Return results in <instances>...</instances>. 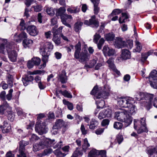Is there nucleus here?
<instances>
[{"label": "nucleus", "instance_id": "1", "mask_svg": "<svg viewBox=\"0 0 157 157\" xmlns=\"http://www.w3.org/2000/svg\"><path fill=\"white\" fill-rule=\"evenodd\" d=\"M2 43L0 44V52L5 54L7 51L8 57L10 60L12 62H15L17 60V54L14 50H12V46L9 42H7V40L1 39L0 40Z\"/></svg>", "mask_w": 157, "mask_h": 157}, {"label": "nucleus", "instance_id": "2", "mask_svg": "<svg viewBox=\"0 0 157 157\" xmlns=\"http://www.w3.org/2000/svg\"><path fill=\"white\" fill-rule=\"evenodd\" d=\"M140 96H144V98H136L138 100H144L143 103L148 109H149L152 106V105L157 108V97L154 98V95L152 94H147L144 95L143 93H140Z\"/></svg>", "mask_w": 157, "mask_h": 157}, {"label": "nucleus", "instance_id": "3", "mask_svg": "<svg viewBox=\"0 0 157 157\" xmlns=\"http://www.w3.org/2000/svg\"><path fill=\"white\" fill-rule=\"evenodd\" d=\"M115 117L118 121L124 122L126 126L130 125L132 121V117L125 110L115 112Z\"/></svg>", "mask_w": 157, "mask_h": 157}, {"label": "nucleus", "instance_id": "4", "mask_svg": "<svg viewBox=\"0 0 157 157\" xmlns=\"http://www.w3.org/2000/svg\"><path fill=\"white\" fill-rule=\"evenodd\" d=\"M55 142L54 140H52L45 137L41 138L38 143H36L34 145L33 150L34 151H36L48 147L54 144Z\"/></svg>", "mask_w": 157, "mask_h": 157}, {"label": "nucleus", "instance_id": "5", "mask_svg": "<svg viewBox=\"0 0 157 157\" xmlns=\"http://www.w3.org/2000/svg\"><path fill=\"white\" fill-rule=\"evenodd\" d=\"M53 45L50 42H41L40 48V53L43 56H48L50 54L49 49H52Z\"/></svg>", "mask_w": 157, "mask_h": 157}, {"label": "nucleus", "instance_id": "6", "mask_svg": "<svg viewBox=\"0 0 157 157\" xmlns=\"http://www.w3.org/2000/svg\"><path fill=\"white\" fill-rule=\"evenodd\" d=\"M133 99L131 98H123L118 99L117 104L121 107L126 108L131 103H133Z\"/></svg>", "mask_w": 157, "mask_h": 157}, {"label": "nucleus", "instance_id": "7", "mask_svg": "<svg viewBox=\"0 0 157 157\" xmlns=\"http://www.w3.org/2000/svg\"><path fill=\"white\" fill-rule=\"evenodd\" d=\"M38 123L36 125L35 128L36 132L40 135L46 133L48 131V129L46 126L45 123L41 121Z\"/></svg>", "mask_w": 157, "mask_h": 157}, {"label": "nucleus", "instance_id": "8", "mask_svg": "<svg viewBox=\"0 0 157 157\" xmlns=\"http://www.w3.org/2000/svg\"><path fill=\"white\" fill-rule=\"evenodd\" d=\"M149 79L151 86L154 88L157 89V71H152L150 73Z\"/></svg>", "mask_w": 157, "mask_h": 157}, {"label": "nucleus", "instance_id": "9", "mask_svg": "<svg viewBox=\"0 0 157 157\" xmlns=\"http://www.w3.org/2000/svg\"><path fill=\"white\" fill-rule=\"evenodd\" d=\"M105 94L104 96L101 95V93L99 92L97 86H95L90 92L91 94L95 95L94 98L95 100L102 98H106L109 95V92L107 91L105 92Z\"/></svg>", "mask_w": 157, "mask_h": 157}, {"label": "nucleus", "instance_id": "10", "mask_svg": "<svg viewBox=\"0 0 157 157\" xmlns=\"http://www.w3.org/2000/svg\"><path fill=\"white\" fill-rule=\"evenodd\" d=\"M100 155V157H106V151L105 150L98 151L95 149H93L89 152L88 157H97Z\"/></svg>", "mask_w": 157, "mask_h": 157}, {"label": "nucleus", "instance_id": "11", "mask_svg": "<svg viewBox=\"0 0 157 157\" xmlns=\"http://www.w3.org/2000/svg\"><path fill=\"white\" fill-rule=\"evenodd\" d=\"M29 144V142L28 141L22 140L19 142V147L18 151L19 154L17 155L18 157H26L25 153V147Z\"/></svg>", "mask_w": 157, "mask_h": 157}, {"label": "nucleus", "instance_id": "12", "mask_svg": "<svg viewBox=\"0 0 157 157\" xmlns=\"http://www.w3.org/2000/svg\"><path fill=\"white\" fill-rule=\"evenodd\" d=\"M90 55L88 53L87 50L84 48H82L81 52L79 54V61L81 63L85 62L90 59Z\"/></svg>", "mask_w": 157, "mask_h": 157}, {"label": "nucleus", "instance_id": "13", "mask_svg": "<svg viewBox=\"0 0 157 157\" xmlns=\"http://www.w3.org/2000/svg\"><path fill=\"white\" fill-rule=\"evenodd\" d=\"M111 111L109 109L103 110L100 112L98 116V118L100 120H101L105 117H109L111 116Z\"/></svg>", "mask_w": 157, "mask_h": 157}, {"label": "nucleus", "instance_id": "14", "mask_svg": "<svg viewBox=\"0 0 157 157\" xmlns=\"http://www.w3.org/2000/svg\"><path fill=\"white\" fill-rule=\"evenodd\" d=\"M102 51L105 56H112L115 53V51L114 49L109 48L107 46H104Z\"/></svg>", "mask_w": 157, "mask_h": 157}, {"label": "nucleus", "instance_id": "15", "mask_svg": "<svg viewBox=\"0 0 157 157\" xmlns=\"http://www.w3.org/2000/svg\"><path fill=\"white\" fill-rule=\"evenodd\" d=\"M28 33L31 36H35L38 34L39 32L34 25H30L26 28Z\"/></svg>", "mask_w": 157, "mask_h": 157}, {"label": "nucleus", "instance_id": "16", "mask_svg": "<svg viewBox=\"0 0 157 157\" xmlns=\"http://www.w3.org/2000/svg\"><path fill=\"white\" fill-rule=\"evenodd\" d=\"M11 110V108L9 104L6 102H4L2 105H0V113L3 115L5 114L6 112H8Z\"/></svg>", "mask_w": 157, "mask_h": 157}, {"label": "nucleus", "instance_id": "17", "mask_svg": "<svg viewBox=\"0 0 157 157\" xmlns=\"http://www.w3.org/2000/svg\"><path fill=\"white\" fill-rule=\"evenodd\" d=\"M107 62L109 64V66L113 71L115 72L118 75H120L121 73L119 71H118L116 67L113 63V59L112 58H109L107 61Z\"/></svg>", "mask_w": 157, "mask_h": 157}, {"label": "nucleus", "instance_id": "18", "mask_svg": "<svg viewBox=\"0 0 157 157\" xmlns=\"http://www.w3.org/2000/svg\"><path fill=\"white\" fill-rule=\"evenodd\" d=\"M60 18L61 19V21L63 25H65L69 28H71V26L67 22V20L72 19V17L71 15L65 13Z\"/></svg>", "mask_w": 157, "mask_h": 157}, {"label": "nucleus", "instance_id": "19", "mask_svg": "<svg viewBox=\"0 0 157 157\" xmlns=\"http://www.w3.org/2000/svg\"><path fill=\"white\" fill-rule=\"evenodd\" d=\"M95 16H93L89 21L85 20L84 21V24L88 25H93L95 27H97L98 25V21L95 20Z\"/></svg>", "mask_w": 157, "mask_h": 157}, {"label": "nucleus", "instance_id": "20", "mask_svg": "<svg viewBox=\"0 0 157 157\" xmlns=\"http://www.w3.org/2000/svg\"><path fill=\"white\" fill-rule=\"evenodd\" d=\"M66 124H65L63 121L61 119H59L56 121L55 125L53 127L52 132L53 133L55 129L56 130L63 127Z\"/></svg>", "mask_w": 157, "mask_h": 157}, {"label": "nucleus", "instance_id": "21", "mask_svg": "<svg viewBox=\"0 0 157 157\" xmlns=\"http://www.w3.org/2000/svg\"><path fill=\"white\" fill-rule=\"evenodd\" d=\"M115 46L118 48L124 47L125 46V42L122 40L121 38L117 37H116L114 43Z\"/></svg>", "mask_w": 157, "mask_h": 157}, {"label": "nucleus", "instance_id": "22", "mask_svg": "<svg viewBox=\"0 0 157 157\" xmlns=\"http://www.w3.org/2000/svg\"><path fill=\"white\" fill-rule=\"evenodd\" d=\"M81 44L80 42L77 44L75 46V49L74 54V57L76 59H78L79 57V53L81 50Z\"/></svg>", "mask_w": 157, "mask_h": 157}, {"label": "nucleus", "instance_id": "23", "mask_svg": "<svg viewBox=\"0 0 157 157\" xmlns=\"http://www.w3.org/2000/svg\"><path fill=\"white\" fill-rule=\"evenodd\" d=\"M33 80V76L26 75L22 78V80L24 85L25 86H26L28 85L29 82L32 81Z\"/></svg>", "mask_w": 157, "mask_h": 157}, {"label": "nucleus", "instance_id": "24", "mask_svg": "<svg viewBox=\"0 0 157 157\" xmlns=\"http://www.w3.org/2000/svg\"><path fill=\"white\" fill-rule=\"evenodd\" d=\"M147 153L150 155L149 157H157V146L154 148L147 149Z\"/></svg>", "mask_w": 157, "mask_h": 157}, {"label": "nucleus", "instance_id": "25", "mask_svg": "<svg viewBox=\"0 0 157 157\" xmlns=\"http://www.w3.org/2000/svg\"><path fill=\"white\" fill-rule=\"evenodd\" d=\"M121 57L122 59H129L131 57L130 52L127 49L122 50Z\"/></svg>", "mask_w": 157, "mask_h": 157}, {"label": "nucleus", "instance_id": "26", "mask_svg": "<svg viewBox=\"0 0 157 157\" xmlns=\"http://www.w3.org/2000/svg\"><path fill=\"white\" fill-rule=\"evenodd\" d=\"M83 24V23L80 20H78L74 25V29L76 32H79L81 30L82 26Z\"/></svg>", "mask_w": 157, "mask_h": 157}, {"label": "nucleus", "instance_id": "27", "mask_svg": "<svg viewBox=\"0 0 157 157\" xmlns=\"http://www.w3.org/2000/svg\"><path fill=\"white\" fill-rule=\"evenodd\" d=\"M33 42V41L32 40L26 39L23 40L22 44L24 47L26 48L32 46Z\"/></svg>", "mask_w": 157, "mask_h": 157}, {"label": "nucleus", "instance_id": "28", "mask_svg": "<svg viewBox=\"0 0 157 157\" xmlns=\"http://www.w3.org/2000/svg\"><path fill=\"white\" fill-rule=\"evenodd\" d=\"M66 9L64 7H60L59 9H57L56 11V15L57 16H59L61 18L65 14Z\"/></svg>", "mask_w": 157, "mask_h": 157}, {"label": "nucleus", "instance_id": "29", "mask_svg": "<svg viewBox=\"0 0 157 157\" xmlns=\"http://www.w3.org/2000/svg\"><path fill=\"white\" fill-rule=\"evenodd\" d=\"M83 143L82 145V149L83 151H86L90 146V144L89 143L87 138L83 140Z\"/></svg>", "mask_w": 157, "mask_h": 157}, {"label": "nucleus", "instance_id": "30", "mask_svg": "<svg viewBox=\"0 0 157 157\" xmlns=\"http://www.w3.org/2000/svg\"><path fill=\"white\" fill-rule=\"evenodd\" d=\"M133 103H131L130 105H129L127 108H128V112L131 114H134L136 113V109L134 105L133 104Z\"/></svg>", "mask_w": 157, "mask_h": 157}, {"label": "nucleus", "instance_id": "31", "mask_svg": "<svg viewBox=\"0 0 157 157\" xmlns=\"http://www.w3.org/2000/svg\"><path fill=\"white\" fill-rule=\"evenodd\" d=\"M98 121L93 119L91 121L90 124L89 125V128L91 129H94L98 125Z\"/></svg>", "mask_w": 157, "mask_h": 157}, {"label": "nucleus", "instance_id": "32", "mask_svg": "<svg viewBox=\"0 0 157 157\" xmlns=\"http://www.w3.org/2000/svg\"><path fill=\"white\" fill-rule=\"evenodd\" d=\"M67 11L70 13H76L79 12V9L77 7L73 8L69 7L67 9Z\"/></svg>", "mask_w": 157, "mask_h": 157}, {"label": "nucleus", "instance_id": "33", "mask_svg": "<svg viewBox=\"0 0 157 157\" xmlns=\"http://www.w3.org/2000/svg\"><path fill=\"white\" fill-rule=\"evenodd\" d=\"M52 152V150L51 148L45 149L44 151L42 153L39 155V156L41 157L43 156H45L51 154Z\"/></svg>", "mask_w": 157, "mask_h": 157}, {"label": "nucleus", "instance_id": "34", "mask_svg": "<svg viewBox=\"0 0 157 157\" xmlns=\"http://www.w3.org/2000/svg\"><path fill=\"white\" fill-rule=\"evenodd\" d=\"M59 79L62 83H64L66 82L67 79L65 71H63L62 73L59 76Z\"/></svg>", "mask_w": 157, "mask_h": 157}, {"label": "nucleus", "instance_id": "35", "mask_svg": "<svg viewBox=\"0 0 157 157\" xmlns=\"http://www.w3.org/2000/svg\"><path fill=\"white\" fill-rule=\"evenodd\" d=\"M105 37L107 41L113 40L115 37L114 34L113 33H109L105 35Z\"/></svg>", "mask_w": 157, "mask_h": 157}, {"label": "nucleus", "instance_id": "36", "mask_svg": "<svg viewBox=\"0 0 157 157\" xmlns=\"http://www.w3.org/2000/svg\"><path fill=\"white\" fill-rule=\"evenodd\" d=\"M148 129L146 126H141L139 129L137 130L138 134H141L143 132H147Z\"/></svg>", "mask_w": 157, "mask_h": 157}, {"label": "nucleus", "instance_id": "37", "mask_svg": "<svg viewBox=\"0 0 157 157\" xmlns=\"http://www.w3.org/2000/svg\"><path fill=\"white\" fill-rule=\"evenodd\" d=\"M63 102L64 105H67V108L69 110H71L73 109V105L72 103L67 101L65 99L63 100Z\"/></svg>", "mask_w": 157, "mask_h": 157}, {"label": "nucleus", "instance_id": "38", "mask_svg": "<svg viewBox=\"0 0 157 157\" xmlns=\"http://www.w3.org/2000/svg\"><path fill=\"white\" fill-rule=\"evenodd\" d=\"M122 16L120 17L119 19V22L120 23L124 22L125 20L128 18V17L125 13H122Z\"/></svg>", "mask_w": 157, "mask_h": 157}, {"label": "nucleus", "instance_id": "39", "mask_svg": "<svg viewBox=\"0 0 157 157\" xmlns=\"http://www.w3.org/2000/svg\"><path fill=\"white\" fill-rule=\"evenodd\" d=\"M136 49H133V51L136 52H140L142 48V46L141 45L140 43L138 41H136Z\"/></svg>", "mask_w": 157, "mask_h": 157}, {"label": "nucleus", "instance_id": "40", "mask_svg": "<svg viewBox=\"0 0 157 157\" xmlns=\"http://www.w3.org/2000/svg\"><path fill=\"white\" fill-rule=\"evenodd\" d=\"M124 47H126L128 49H131L133 46V41L132 40H128L126 43L125 42Z\"/></svg>", "mask_w": 157, "mask_h": 157}, {"label": "nucleus", "instance_id": "41", "mask_svg": "<svg viewBox=\"0 0 157 157\" xmlns=\"http://www.w3.org/2000/svg\"><path fill=\"white\" fill-rule=\"evenodd\" d=\"M59 92L65 97L70 98H72V95L70 93L66 90H65L64 91L60 90L59 91Z\"/></svg>", "mask_w": 157, "mask_h": 157}, {"label": "nucleus", "instance_id": "42", "mask_svg": "<svg viewBox=\"0 0 157 157\" xmlns=\"http://www.w3.org/2000/svg\"><path fill=\"white\" fill-rule=\"evenodd\" d=\"M123 126L122 123L119 122H115L113 124V127L117 129H120L122 128Z\"/></svg>", "mask_w": 157, "mask_h": 157}, {"label": "nucleus", "instance_id": "43", "mask_svg": "<svg viewBox=\"0 0 157 157\" xmlns=\"http://www.w3.org/2000/svg\"><path fill=\"white\" fill-rule=\"evenodd\" d=\"M33 64L35 65H39L40 63V59L37 57H35L33 58L32 59Z\"/></svg>", "mask_w": 157, "mask_h": 157}, {"label": "nucleus", "instance_id": "44", "mask_svg": "<svg viewBox=\"0 0 157 157\" xmlns=\"http://www.w3.org/2000/svg\"><path fill=\"white\" fill-rule=\"evenodd\" d=\"M18 28L20 29L21 30H24L26 29L25 21L23 19H21Z\"/></svg>", "mask_w": 157, "mask_h": 157}, {"label": "nucleus", "instance_id": "45", "mask_svg": "<svg viewBox=\"0 0 157 157\" xmlns=\"http://www.w3.org/2000/svg\"><path fill=\"white\" fill-rule=\"evenodd\" d=\"M54 153L57 155V157H64L66 155L65 154L62 153L58 149L54 151Z\"/></svg>", "mask_w": 157, "mask_h": 157}, {"label": "nucleus", "instance_id": "46", "mask_svg": "<svg viewBox=\"0 0 157 157\" xmlns=\"http://www.w3.org/2000/svg\"><path fill=\"white\" fill-rule=\"evenodd\" d=\"M47 13L50 16H52L54 15L55 12L53 8L48 7L46 10Z\"/></svg>", "mask_w": 157, "mask_h": 157}, {"label": "nucleus", "instance_id": "47", "mask_svg": "<svg viewBox=\"0 0 157 157\" xmlns=\"http://www.w3.org/2000/svg\"><path fill=\"white\" fill-rule=\"evenodd\" d=\"M97 104V108H102L105 105V101L103 100H101L99 102L96 101Z\"/></svg>", "mask_w": 157, "mask_h": 157}, {"label": "nucleus", "instance_id": "48", "mask_svg": "<svg viewBox=\"0 0 157 157\" xmlns=\"http://www.w3.org/2000/svg\"><path fill=\"white\" fill-rule=\"evenodd\" d=\"M14 40L17 42L20 43L21 41V39L19 35H18L17 33L15 34L14 36Z\"/></svg>", "mask_w": 157, "mask_h": 157}, {"label": "nucleus", "instance_id": "49", "mask_svg": "<svg viewBox=\"0 0 157 157\" xmlns=\"http://www.w3.org/2000/svg\"><path fill=\"white\" fill-rule=\"evenodd\" d=\"M52 40L57 45H59L61 43L60 39L58 36H53Z\"/></svg>", "mask_w": 157, "mask_h": 157}, {"label": "nucleus", "instance_id": "50", "mask_svg": "<svg viewBox=\"0 0 157 157\" xmlns=\"http://www.w3.org/2000/svg\"><path fill=\"white\" fill-rule=\"evenodd\" d=\"M3 128H4L6 130L7 132H9L11 128L10 125L8 124V123L6 121H5L4 123Z\"/></svg>", "mask_w": 157, "mask_h": 157}, {"label": "nucleus", "instance_id": "51", "mask_svg": "<svg viewBox=\"0 0 157 157\" xmlns=\"http://www.w3.org/2000/svg\"><path fill=\"white\" fill-rule=\"evenodd\" d=\"M97 63V59H93L90 61L89 64L88 65V67L89 68L93 67Z\"/></svg>", "mask_w": 157, "mask_h": 157}, {"label": "nucleus", "instance_id": "52", "mask_svg": "<svg viewBox=\"0 0 157 157\" xmlns=\"http://www.w3.org/2000/svg\"><path fill=\"white\" fill-rule=\"evenodd\" d=\"M123 138L122 136L118 135L116 139V141L119 144H120L122 141Z\"/></svg>", "mask_w": 157, "mask_h": 157}, {"label": "nucleus", "instance_id": "53", "mask_svg": "<svg viewBox=\"0 0 157 157\" xmlns=\"http://www.w3.org/2000/svg\"><path fill=\"white\" fill-rule=\"evenodd\" d=\"M82 152L79 151L77 149L75 151L71 157H77L78 155H82Z\"/></svg>", "mask_w": 157, "mask_h": 157}, {"label": "nucleus", "instance_id": "54", "mask_svg": "<svg viewBox=\"0 0 157 157\" xmlns=\"http://www.w3.org/2000/svg\"><path fill=\"white\" fill-rule=\"evenodd\" d=\"M13 91L12 89H10L9 91V93L6 95V97L8 100H10L12 97V93Z\"/></svg>", "mask_w": 157, "mask_h": 157}, {"label": "nucleus", "instance_id": "55", "mask_svg": "<svg viewBox=\"0 0 157 157\" xmlns=\"http://www.w3.org/2000/svg\"><path fill=\"white\" fill-rule=\"evenodd\" d=\"M7 83L10 85L11 86H12L13 81L12 78V76L9 75L6 78Z\"/></svg>", "mask_w": 157, "mask_h": 157}, {"label": "nucleus", "instance_id": "56", "mask_svg": "<svg viewBox=\"0 0 157 157\" xmlns=\"http://www.w3.org/2000/svg\"><path fill=\"white\" fill-rule=\"evenodd\" d=\"M100 37L101 36L99 34L96 33L94 36L93 41L94 42V43H95L96 44H97L98 40L100 39Z\"/></svg>", "mask_w": 157, "mask_h": 157}, {"label": "nucleus", "instance_id": "57", "mask_svg": "<svg viewBox=\"0 0 157 157\" xmlns=\"http://www.w3.org/2000/svg\"><path fill=\"white\" fill-rule=\"evenodd\" d=\"M121 10L119 9H115L113 10L111 14L113 15L119 14L121 12Z\"/></svg>", "mask_w": 157, "mask_h": 157}, {"label": "nucleus", "instance_id": "58", "mask_svg": "<svg viewBox=\"0 0 157 157\" xmlns=\"http://www.w3.org/2000/svg\"><path fill=\"white\" fill-rule=\"evenodd\" d=\"M39 139V138L34 134L32 135L30 139L31 141H34L38 140Z\"/></svg>", "mask_w": 157, "mask_h": 157}, {"label": "nucleus", "instance_id": "59", "mask_svg": "<svg viewBox=\"0 0 157 157\" xmlns=\"http://www.w3.org/2000/svg\"><path fill=\"white\" fill-rule=\"evenodd\" d=\"M52 31L53 33V36H57V35L59 33L57 29L55 27L52 28Z\"/></svg>", "mask_w": 157, "mask_h": 157}, {"label": "nucleus", "instance_id": "60", "mask_svg": "<svg viewBox=\"0 0 157 157\" xmlns=\"http://www.w3.org/2000/svg\"><path fill=\"white\" fill-rule=\"evenodd\" d=\"M81 130L82 133L83 135H86L87 133V131L86 130L83 124H82L81 127Z\"/></svg>", "mask_w": 157, "mask_h": 157}, {"label": "nucleus", "instance_id": "61", "mask_svg": "<svg viewBox=\"0 0 157 157\" xmlns=\"http://www.w3.org/2000/svg\"><path fill=\"white\" fill-rule=\"evenodd\" d=\"M19 35L21 40H22L23 39L25 38L26 39L27 37V34L26 33L23 31L21 33H20Z\"/></svg>", "mask_w": 157, "mask_h": 157}, {"label": "nucleus", "instance_id": "62", "mask_svg": "<svg viewBox=\"0 0 157 157\" xmlns=\"http://www.w3.org/2000/svg\"><path fill=\"white\" fill-rule=\"evenodd\" d=\"M52 35L51 32L48 31L44 33V36L47 39H50L51 38Z\"/></svg>", "mask_w": 157, "mask_h": 157}, {"label": "nucleus", "instance_id": "63", "mask_svg": "<svg viewBox=\"0 0 157 157\" xmlns=\"http://www.w3.org/2000/svg\"><path fill=\"white\" fill-rule=\"evenodd\" d=\"M6 95V92L5 91H3L0 93V97L2 100H5Z\"/></svg>", "mask_w": 157, "mask_h": 157}, {"label": "nucleus", "instance_id": "64", "mask_svg": "<svg viewBox=\"0 0 157 157\" xmlns=\"http://www.w3.org/2000/svg\"><path fill=\"white\" fill-rule=\"evenodd\" d=\"M109 123V121L107 119L103 120L101 123V125L103 126H105L108 125Z\"/></svg>", "mask_w": 157, "mask_h": 157}]
</instances>
